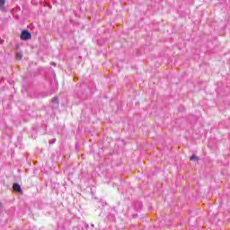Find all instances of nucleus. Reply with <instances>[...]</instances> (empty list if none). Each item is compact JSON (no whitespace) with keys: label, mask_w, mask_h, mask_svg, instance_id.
Segmentation results:
<instances>
[{"label":"nucleus","mask_w":230,"mask_h":230,"mask_svg":"<svg viewBox=\"0 0 230 230\" xmlns=\"http://www.w3.org/2000/svg\"><path fill=\"white\" fill-rule=\"evenodd\" d=\"M4 3H6V0H1V11L2 12H6V9L4 7H3V4H4Z\"/></svg>","instance_id":"4"},{"label":"nucleus","mask_w":230,"mask_h":230,"mask_svg":"<svg viewBox=\"0 0 230 230\" xmlns=\"http://www.w3.org/2000/svg\"><path fill=\"white\" fill-rule=\"evenodd\" d=\"M31 39V33L28 31H23L21 34V40H30Z\"/></svg>","instance_id":"1"},{"label":"nucleus","mask_w":230,"mask_h":230,"mask_svg":"<svg viewBox=\"0 0 230 230\" xmlns=\"http://www.w3.org/2000/svg\"><path fill=\"white\" fill-rule=\"evenodd\" d=\"M13 189L14 191H18V193H22V189L21 188V185H19V183H14L13 185Z\"/></svg>","instance_id":"2"},{"label":"nucleus","mask_w":230,"mask_h":230,"mask_svg":"<svg viewBox=\"0 0 230 230\" xmlns=\"http://www.w3.org/2000/svg\"><path fill=\"white\" fill-rule=\"evenodd\" d=\"M56 141H57V139H56V138H54V139L52 140V142H53V143H55Z\"/></svg>","instance_id":"7"},{"label":"nucleus","mask_w":230,"mask_h":230,"mask_svg":"<svg viewBox=\"0 0 230 230\" xmlns=\"http://www.w3.org/2000/svg\"><path fill=\"white\" fill-rule=\"evenodd\" d=\"M21 58H22V54H18L17 55V60H21Z\"/></svg>","instance_id":"6"},{"label":"nucleus","mask_w":230,"mask_h":230,"mask_svg":"<svg viewBox=\"0 0 230 230\" xmlns=\"http://www.w3.org/2000/svg\"><path fill=\"white\" fill-rule=\"evenodd\" d=\"M52 107H58V98L55 97L52 99Z\"/></svg>","instance_id":"3"},{"label":"nucleus","mask_w":230,"mask_h":230,"mask_svg":"<svg viewBox=\"0 0 230 230\" xmlns=\"http://www.w3.org/2000/svg\"><path fill=\"white\" fill-rule=\"evenodd\" d=\"M190 161H199V158L197 157V155H192L190 156Z\"/></svg>","instance_id":"5"}]
</instances>
